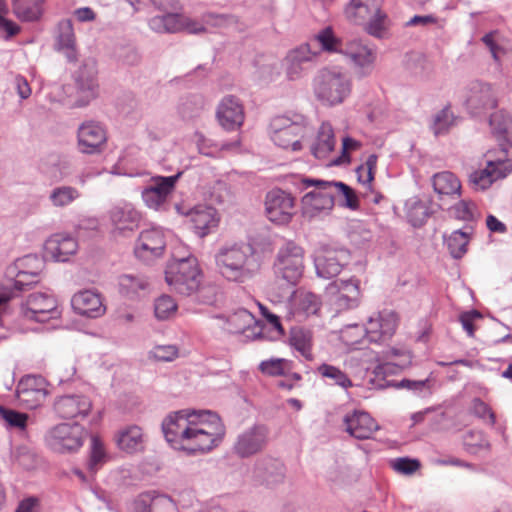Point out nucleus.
<instances>
[{"mask_svg":"<svg viewBox=\"0 0 512 512\" xmlns=\"http://www.w3.org/2000/svg\"><path fill=\"white\" fill-rule=\"evenodd\" d=\"M162 432L172 448L186 455H203L217 448L226 435L220 416L211 410L182 409L168 414Z\"/></svg>","mask_w":512,"mask_h":512,"instance_id":"f257e3e1","label":"nucleus"},{"mask_svg":"<svg viewBox=\"0 0 512 512\" xmlns=\"http://www.w3.org/2000/svg\"><path fill=\"white\" fill-rule=\"evenodd\" d=\"M215 264L220 275L230 282L243 283L256 275L261 261L254 247L244 242L222 245L215 253Z\"/></svg>","mask_w":512,"mask_h":512,"instance_id":"f03ea898","label":"nucleus"},{"mask_svg":"<svg viewBox=\"0 0 512 512\" xmlns=\"http://www.w3.org/2000/svg\"><path fill=\"white\" fill-rule=\"evenodd\" d=\"M352 87L349 72L339 66L322 68L313 79L314 96L327 107L344 103L350 97Z\"/></svg>","mask_w":512,"mask_h":512,"instance_id":"7ed1b4c3","label":"nucleus"},{"mask_svg":"<svg viewBox=\"0 0 512 512\" xmlns=\"http://www.w3.org/2000/svg\"><path fill=\"white\" fill-rule=\"evenodd\" d=\"M381 7L382 0H350L345 14L354 24L365 25L369 35L383 38L388 28V19Z\"/></svg>","mask_w":512,"mask_h":512,"instance_id":"20e7f679","label":"nucleus"},{"mask_svg":"<svg viewBox=\"0 0 512 512\" xmlns=\"http://www.w3.org/2000/svg\"><path fill=\"white\" fill-rule=\"evenodd\" d=\"M167 284L176 293L190 296L197 292L202 282V274L194 256L173 259L165 270Z\"/></svg>","mask_w":512,"mask_h":512,"instance_id":"39448f33","label":"nucleus"},{"mask_svg":"<svg viewBox=\"0 0 512 512\" xmlns=\"http://www.w3.org/2000/svg\"><path fill=\"white\" fill-rule=\"evenodd\" d=\"M275 274L287 284L295 286L304 272V250L294 242L285 243L274 262Z\"/></svg>","mask_w":512,"mask_h":512,"instance_id":"423d86ee","label":"nucleus"},{"mask_svg":"<svg viewBox=\"0 0 512 512\" xmlns=\"http://www.w3.org/2000/svg\"><path fill=\"white\" fill-rule=\"evenodd\" d=\"M20 315L27 321L44 323L60 318L61 309L54 295L35 292L29 294L21 303Z\"/></svg>","mask_w":512,"mask_h":512,"instance_id":"0eeeda50","label":"nucleus"},{"mask_svg":"<svg viewBox=\"0 0 512 512\" xmlns=\"http://www.w3.org/2000/svg\"><path fill=\"white\" fill-rule=\"evenodd\" d=\"M86 436L85 429L79 424L60 423L45 435L47 446L57 453H71L79 450Z\"/></svg>","mask_w":512,"mask_h":512,"instance_id":"6e6552de","label":"nucleus"},{"mask_svg":"<svg viewBox=\"0 0 512 512\" xmlns=\"http://www.w3.org/2000/svg\"><path fill=\"white\" fill-rule=\"evenodd\" d=\"M488 157L484 169L476 170L469 175V183L475 190H486L498 179L505 178L512 172V159H507V151L502 149L499 156L492 157V152L486 154Z\"/></svg>","mask_w":512,"mask_h":512,"instance_id":"1a4fd4ad","label":"nucleus"},{"mask_svg":"<svg viewBox=\"0 0 512 512\" xmlns=\"http://www.w3.org/2000/svg\"><path fill=\"white\" fill-rule=\"evenodd\" d=\"M340 54L347 59L358 78L368 77L372 74L377 59L375 47L360 39H351L345 41Z\"/></svg>","mask_w":512,"mask_h":512,"instance_id":"9d476101","label":"nucleus"},{"mask_svg":"<svg viewBox=\"0 0 512 512\" xmlns=\"http://www.w3.org/2000/svg\"><path fill=\"white\" fill-rule=\"evenodd\" d=\"M305 132L306 127L304 124L292 121L285 116H277L270 123L271 140L283 149L301 150V139Z\"/></svg>","mask_w":512,"mask_h":512,"instance_id":"9b49d317","label":"nucleus"},{"mask_svg":"<svg viewBox=\"0 0 512 512\" xmlns=\"http://www.w3.org/2000/svg\"><path fill=\"white\" fill-rule=\"evenodd\" d=\"M324 180L303 179L305 188L314 186L315 190L306 193L302 198V212L308 218H314L321 213L329 212L334 206V192L332 188H324L319 183Z\"/></svg>","mask_w":512,"mask_h":512,"instance_id":"f8f14e48","label":"nucleus"},{"mask_svg":"<svg viewBox=\"0 0 512 512\" xmlns=\"http://www.w3.org/2000/svg\"><path fill=\"white\" fill-rule=\"evenodd\" d=\"M269 442V429L256 424L239 433L232 447L233 453L239 458H250L262 452Z\"/></svg>","mask_w":512,"mask_h":512,"instance_id":"ddd939ff","label":"nucleus"},{"mask_svg":"<svg viewBox=\"0 0 512 512\" xmlns=\"http://www.w3.org/2000/svg\"><path fill=\"white\" fill-rule=\"evenodd\" d=\"M250 477L255 485L274 488L284 482L286 468L279 459L263 456L254 462Z\"/></svg>","mask_w":512,"mask_h":512,"instance_id":"4468645a","label":"nucleus"},{"mask_svg":"<svg viewBox=\"0 0 512 512\" xmlns=\"http://www.w3.org/2000/svg\"><path fill=\"white\" fill-rule=\"evenodd\" d=\"M98 70L96 61L85 60L75 73V84L78 99L75 105L84 107L97 98L99 93Z\"/></svg>","mask_w":512,"mask_h":512,"instance_id":"2eb2a0df","label":"nucleus"},{"mask_svg":"<svg viewBox=\"0 0 512 512\" xmlns=\"http://www.w3.org/2000/svg\"><path fill=\"white\" fill-rule=\"evenodd\" d=\"M350 259L349 251L322 247L316 251L314 265L317 276L330 279L337 276Z\"/></svg>","mask_w":512,"mask_h":512,"instance_id":"dca6fc26","label":"nucleus"},{"mask_svg":"<svg viewBox=\"0 0 512 512\" xmlns=\"http://www.w3.org/2000/svg\"><path fill=\"white\" fill-rule=\"evenodd\" d=\"M317 55L318 52L312 49L310 43H304L289 50L282 60L286 78L289 81L301 79Z\"/></svg>","mask_w":512,"mask_h":512,"instance_id":"f3484780","label":"nucleus"},{"mask_svg":"<svg viewBox=\"0 0 512 512\" xmlns=\"http://www.w3.org/2000/svg\"><path fill=\"white\" fill-rule=\"evenodd\" d=\"M181 174V172H178L176 175L168 177L157 176L152 178L151 182L141 192L145 205L154 210L164 208Z\"/></svg>","mask_w":512,"mask_h":512,"instance_id":"a211bd4d","label":"nucleus"},{"mask_svg":"<svg viewBox=\"0 0 512 512\" xmlns=\"http://www.w3.org/2000/svg\"><path fill=\"white\" fill-rule=\"evenodd\" d=\"M265 213L267 218L275 224L289 223L295 213L294 198L280 189L268 192L265 199Z\"/></svg>","mask_w":512,"mask_h":512,"instance_id":"6ab92c4d","label":"nucleus"},{"mask_svg":"<svg viewBox=\"0 0 512 512\" xmlns=\"http://www.w3.org/2000/svg\"><path fill=\"white\" fill-rule=\"evenodd\" d=\"M108 219L111 231L115 236H124L138 228L141 214L128 202H123L112 206L108 213Z\"/></svg>","mask_w":512,"mask_h":512,"instance_id":"aec40b11","label":"nucleus"},{"mask_svg":"<svg viewBox=\"0 0 512 512\" xmlns=\"http://www.w3.org/2000/svg\"><path fill=\"white\" fill-rule=\"evenodd\" d=\"M107 141L104 127L96 121H85L77 130V148L82 154L94 155L103 151Z\"/></svg>","mask_w":512,"mask_h":512,"instance_id":"412c9836","label":"nucleus"},{"mask_svg":"<svg viewBox=\"0 0 512 512\" xmlns=\"http://www.w3.org/2000/svg\"><path fill=\"white\" fill-rule=\"evenodd\" d=\"M166 248L165 234L160 228L143 230L134 247L135 256L145 262L161 257Z\"/></svg>","mask_w":512,"mask_h":512,"instance_id":"4be33fe9","label":"nucleus"},{"mask_svg":"<svg viewBox=\"0 0 512 512\" xmlns=\"http://www.w3.org/2000/svg\"><path fill=\"white\" fill-rule=\"evenodd\" d=\"M16 394L18 400L28 409H35L46 399L47 382L40 375H27L19 381Z\"/></svg>","mask_w":512,"mask_h":512,"instance_id":"5701e85b","label":"nucleus"},{"mask_svg":"<svg viewBox=\"0 0 512 512\" xmlns=\"http://www.w3.org/2000/svg\"><path fill=\"white\" fill-rule=\"evenodd\" d=\"M397 326V314L391 310H383L368 319L365 335L370 342H385L394 335Z\"/></svg>","mask_w":512,"mask_h":512,"instance_id":"b1692460","label":"nucleus"},{"mask_svg":"<svg viewBox=\"0 0 512 512\" xmlns=\"http://www.w3.org/2000/svg\"><path fill=\"white\" fill-rule=\"evenodd\" d=\"M327 293L337 311L355 308L359 304V281L349 279L332 282L327 287Z\"/></svg>","mask_w":512,"mask_h":512,"instance_id":"393cba45","label":"nucleus"},{"mask_svg":"<svg viewBox=\"0 0 512 512\" xmlns=\"http://www.w3.org/2000/svg\"><path fill=\"white\" fill-rule=\"evenodd\" d=\"M497 100L490 84L473 81L466 91L465 105L473 114H479L483 110L492 109Z\"/></svg>","mask_w":512,"mask_h":512,"instance_id":"a878e982","label":"nucleus"},{"mask_svg":"<svg viewBox=\"0 0 512 512\" xmlns=\"http://www.w3.org/2000/svg\"><path fill=\"white\" fill-rule=\"evenodd\" d=\"M92 409V401L83 394H67L56 398L54 410L63 419L86 417Z\"/></svg>","mask_w":512,"mask_h":512,"instance_id":"bb28decb","label":"nucleus"},{"mask_svg":"<svg viewBox=\"0 0 512 512\" xmlns=\"http://www.w3.org/2000/svg\"><path fill=\"white\" fill-rule=\"evenodd\" d=\"M220 125L226 130H235L244 122V108L240 100L232 95L225 96L216 111Z\"/></svg>","mask_w":512,"mask_h":512,"instance_id":"cd10ccee","label":"nucleus"},{"mask_svg":"<svg viewBox=\"0 0 512 512\" xmlns=\"http://www.w3.org/2000/svg\"><path fill=\"white\" fill-rule=\"evenodd\" d=\"M343 423L345 431L360 440L371 438L374 432L380 428L370 414L358 410L347 413L343 418Z\"/></svg>","mask_w":512,"mask_h":512,"instance_id":"c85d7f7f","label":"nucleus"},{"mask_svg":"<svg viewBox=\"0 0 512 512\" xmlns=\"http://www.w3.org/2000/svg\"><path fill=\"white\" fill-rule=\"evenodd\" d=\"M71 305L77 314L89 318H97L105 313L101 296L92 290L76 293L71 299Z\"/></svg>","mask_w":512,"mask_h":512,"instance_id":"c756f323","label":"nucleus"},{"mask_svg":"<svg viewBox=\"0 0 512 512\" xmlns=\"http://www.w3.org/2000/svg\"><path fill=\"white\" fill-rule=\"evenodd\" d=\"M37 278L17 276L16 280H10L4 274L0 282V318L8 312L10 301L23 290L37 283Z\"/></svg>","mask_w":512,"mask_h":512,"instance_id":"7c9ffc66","label":"nucleus"},{"mask_svg":"<svg viewBox=\"0 0 512 512\" xmlns=\"http://www.w3.org/2000/svg\"><path fill=\"white\" fill-rule=\"evenodd\" d=\"M77 249V241L64 234H55L45 243L46 254L58 262L67 261L71 255L77 252Z\"/></svg>","mask_w":512,"mask_h":512,"instance_id":"2f4dec72","label":"nucleus"},{"mask_svg":"<svg viewBox=\"0 0 512 512\" xmlns=\"http://www.w3.org/2000/svg\"><path fill=\"white\" fill-rule=\"evenodd\" d=\"M115 441L120 450L132 454L144 449L145 435L140 426L128 425L118 430Z\"/></svg>","mask_w":512,"mask_h":512,"instance_id":"473e14b6","label":"nucleus"},{"mask_svg":"<svg viewBox=\"0 0 512 512\" xmlns=\"http://www.w3.org/2000/svg\"><path fill=\"white\" fill-rule=\"evenodd\" d=\"M191 223L196 234L200 237L206 236L212 228L218 224L217 212L213 207L198 205L189 213Z\"/></svg>","mask_w":512,"mask_h":512,"instance_id":"72a5a7b5","label":"nucleus"},{"mask_svg":"<svg viewBox=\"0 0 512 512\" xmlns=\"http://www.w3.org/2000/svg\"><path fill=\"white\" fill-rule=\"evenodd\" d=\"M43 267V261L37 255L29 254L17 259L6 268V276L10 280H16L17 276L38 278Z\"/></svg>","mask_w":512,"mask_h":512,"instance_id":"f704fd0d","label":"nucleus"},{"mask_svg":"<svg viewBox=\"0 0 512 512\" xmlns=\"http://www.w3.org/2000/svg\"><path fill=\"white\" fill-rule=\"evenodd\" d=\"M383 363L378 364L373 373L377 378H384L387 373H393L394 367L404 368L411 362L409 353L404 349L390 348L382 356Z\"/></svg>","mask_w":512,"mask_h":512,"instance_id":"c9c22d12","label":"nucleus"},{"mask_svg":"<svg viewBox=\"0 0 512 512\" xmlns=\"http://www.w3.org/2000/svg\"><path fill=\"white\" fill-rule=\"evenodd\" d=\"M432 186L438 199L443 201L446 197L453 199L461 195V183L459 179L449 171L436 173L432 177Z\"/></svg>","mask_w":512,"mask_h":512,"instance_id":"e433bc0d","label":"nucleus"},{"mask_svg":"<svg viewBox=\"0 0 512 512\" xmlns=\"http://www.w3.org/2000/svg\"><path fill=\"white\" fill-rule=\"evenodd\" d=\"M219 318L225 320L222 328L229 333L235 334L244 333L257 324L253 314L244 308L238 309L228 316H221Z\"/></svg>","mask_w":512,"mask_h":512,"instance_id":"4c0bfd02","label":"nucleus"},{"mask_svg":"<svg viewBox=\"0 0 512 512\" xmlns=\"http://www.w3.org/2000/svg\"><path fill=\"white\" fill-rule=\"evenodd\" d=\"M335 144L332 126L329 123H322L316 140L311 146V153L318 159H326L334 150Z\"/></svg>","mask_w":512,"mask_h":512,"instance_id":"58836bf2","label":"nucleus"},{"mask_svg":"<svg viewBox=\"0 0 512 512\" xmlns=\"http://www.w3.org/2000/svg\"><path fill=\"white\" fill-rule=\"evenodd\" d=\"M320 298L308 291H299L293 300L294 313L300 317L315 315L320 310Z\"/></svg>","mask_w":512,"mask_h":512,"instance_id":"ea45409f","label":"nucleus"},{"mask_svg":"<svg viewBox=\"0 0 512 512\" xmlns=\"http://www.w3.org/2000/svg\"><path fill=\"white\" fill-rule=\"evenodd\" d=\"M81 192L74 186L60 185L49 192L48 200L54 208H66L80 199Z\"/></svg>","mask_w":512,"mask_h":512,"instance_id":"a19ab883","label":"nucleus"},{"mask_svg":"<svg viewBox=\"0 0 512 512\" xmlns=\"http://www.w3.org/2000/svg\"><path fill=\"white\" fill-rule=\"evenodd\" d=\"M165 24L167 33H176L186 30L189 33L198 34L205 31V27L203 25L181 14H165Z\"/></svg>","mask_w":512,"mask_h":512,"instance_id":"79ce46f5","label":"nucleus"},{"mask_svg":"<svg viewBox=\"0 0 512 512\" xmlns=\"http://www.w3.org/2000/svg\"><path fill=\"white\" fill-rule=\"evenodd\" d=\"M44 0H11L14 15L21 21H35L40 18Z\"/></svg>","mask_w":512,"mask_h":512,"instance_id":"37998d69","label":"nucleus"},{"mask_svg":"<svg viewBox=\"0 0 512 512\" xmlns=\"http://www.w3.org/2000/svg\"><path fill=\"white\" fill-rule=\"evenodd\" d=\"M458 117L455 116L450 106H445L436 112L431 120L430 129L435 136L447 134L451 128L457 125Z\"/></svg>","mask_w":512,"mask_h":512,"instance_id":"c03bdc74","label":"nucleus"},{"mask_svg":"<svg viewBox=\"0 0 512 512\" xmlns=\"http://www.w3.org/2000/svg\"><path fill=\"white\" fill-rule=\"evenodd\" d=\"M406 217L414 226H422L430 216L429 208L424 201L418 197H411L405 203Z\"/></svg>","mask_w":512,"mask_h":512,"instance_id":"a18cd8bd","label":"nucleus"},{"mask_svg":"<svg viewBox=\"0 0 512 512\" xmlns=\"http://www.w3.org/2000/svg\"><path fill=\"white\" fill-rule=\"evenodd\" d=\"M490 126L493 133L502 137L512 146V118L503 111H497L490 116Z\"/></svg>","mask_w":512,"mask_h":512,"instance_id":"49530a36","label":"nucleus"},{"mask_svg":"<svg viewBox=\"0 0 512 512\" xmlns=\"http://www.w3.org/2000/svg\"><path fill=\"white\" fill-rule=\"evenodd\" d=\"M317 373L322 378L328 380L330 384L337 385L343 389H348L353 386L349 376L336 366L323 363L317 367Z\"/></svg>","mask_w":512,"mask_h":512,"instance_id":"de8ad7c7","label":"nucleus"},{"mask_svg":"<svg viewBox=\"0 0 512 512\" xmlns=\"http://www.w3.org/2000/svg\"><path fill=\"white\" fill-rule=\"evenodd\" d=\"M204 104L202 96L190 95L181 101L178 106V113L184 120H193L202 114Z\"/></svg>","mask_w":512,"mask_h":512,"instance_id":"09e8293b","label":"nucleus"},{"mask_svg":"<svg viewBox=\"0 0 512 512\" xmlns=\"http://www.w3.org/2000/svg\"><path fill=\"white\" fill-rule=\"evenodd\" d=\"M57 44L59 49L66 51L70 60L74 59L75 35L71 20H63L59 23Z\"/></svg>","mask_w":512,"mask_h":512,"instance_id":"8fccbe9b","label":"nucleus"},{"mask_svg":"<svg viewBox=\"0 0 512 512\" xmlns=\"http://www.w3.org/2000/svg\"><path fill=\"white\" fill-rule=\"evenodd\" d=\"M195 138L199 153L209 157H216L218 152L222 150H232L238 147V142H229L222 144L214 143L212 140L207 139L201 133H196Z\"/></svg>","mask_w":512,"mask_h":512,"instance_id":"3c124183","label":"nucleus"},{"mask_svg":"<svg viewBox=\"0 0 512 512\" xmlns=\"http://www.w3.org/2000/svg\"><path fill=\"white\" fill-rule=\"evenodd\" d=\"M448 212L451 217L463 221H472L477 216V206L469 199H461L455 204L448 207Z\"/></svg>","mask_w":512,"mask_h":512,"instance_id":"603ef678","label":"nucleus"},{"mask_svg":"<svg viewBox=\"0 0 512 512\" xmlns=\"http://www.w3.org/2000/svg\"><path fill=\"white\" fill-rule=\"evenodd\" d=\"M290 342L306 359L311 358L312 334L309 330L294 329L291 333Z\"/></svg>","mask_w":512,"mask_h":512,"instance_id":"864d4df0","label":"nucleus"},{"mask_svg":"<svg viewBox=\"0 0 512 512\" xmlns=\"http://www.w3.org/2000/svg\"><path fill=\"white\" fill-rule=\"evenodd\" d=\"M148 282L138 276L122 275L119 278L120 292L129 298L138 295L139 291L146 289Z\"/></svg>","mask_w":512,"mask_h":512,"instance_id":"5fc2aeb1","label":"nucleus"},{"mask_svg":"<svg viewBox=\"0 0 512 512\" xmlns=\"http://www.w3.org/2000/svg\"><path fill=\"white\" fill-rule=\"evenodd\" d=\"M0 418L9 428L24 431L29 417L26 413L0 406Z\"/></svg>","mask_w":512,"mask_h":512,"instance_id":"6e6d98bb","label":"nucleus"},{"mask_svg":"<svg viewBox=\"0 0 512 512\" xmlns=\"http://www.w3.org/2000/svg\"><path fill=\"white\" fill-rule=\"evenodd\" d=\"M320 185H323L324 188H332V191L335 195H342L345 198L344 206L350 208V209H357L358 208V198L352 188H350L348 185L344 184L343 182H335L330 181L327 183H319Z\"/></svg>","mask_w":512,"mask_h":512,"instance_id":"4d7b16f0","label":"nucleus"},{"mask_svg":"<svg viewBox=\"0 0 512 512\" xmlns=\"http://www.w3.org/2000/svg\"><path fill=\"white\" fill-rule=\"evenodd\" d=\"M468 234L461 230L454 231L447 240V246L453 258H461L467 251Z\"/></svg>","mask_w":512,"mask_h":512,"instance_id":"13d9d810","label":"nucleus"},{"mask_svg":"<svg viewBox=\"0 0 512 512\" xmlns=\"http://www.w3.org/2000/svg\"><path fill=\"white\" fill-rule=\"evenodd\" d=\"M316 41L321 45L322 50L327 52L341 53L345 42L335 37L332 29L326 27L321 30L315 37Z\"/></svg>","mask_w":512,"mask_h":512,"instance_id":"bf43d9fd","label":"nucleus"},{"mask_svg":"<svg viewBox=\"0 0 512 512\" xmlns=\"http://www.w3.org/2000/svg\"><path fill=\"white\" fill-rule=\"evenodd\" d=\"M155 316L159 320H167L177 312V304L169 295H162L155 300Z\"/></svg>","mask_w":512,"mask_h":512,"instance_id":"052dcab7","label":"nucleus"},{"mask_svg":"<svg viewBox=\"0 0 512 512\" xmlns=\"http://www.w3.org/2000/svg\"><path fill=\"white\" fill-rule=\"evenodd\" d=\"M464 444L470 453H478L490 449V443L481 431H469L465 435Z\"/></svg>","mask_w":512,"mask_h":512,"instance_id":"680f3d73","label":"nucleus"},{"mask_svg":"<svg viewBox=\"0 0 512 512\" xmlns=\"http://www.w3.org/2000/svg\"><path fill=\"white\" fill-rule=\"evenodd\" d=\"M259 369L263 374L269 376H281L289 369V361L283 358H271L262 361Z\"/></svg>","mask_w":512,"mask_h":512,"instance_id":"e2e57ef3","label":"nucleus"},{"mask_svg":"<svg viewBox=\"0 0 512 512\" xmlns=\"http://www.w3.org/2000/svg\"><path fill=\"white\" fill-rule=\"evenodd\" d=\"M178 352L175 345H158L149 352V356L157 361L170 362L178 357Z\"/></svg>","mask_w":512,"mask_h":512,"instance_id":"0e129e2a","label":"nucleus"},{"mask_svg":"<svg viewBox=\"0 0 512 512\" xmlns=\"http://www.w3.org/2000/svg\"><path fill=\"white\" fill-rule=\"evenodd\" d=\"M392 468L400 474L411 475L420 467V462L408 457H400L391 461Z\"/></svg>","mask_w":512,"mask_h":512,"instance_id":"69168bd1","label":"nucleus"},{"mask_svg":"<svg viewBox=\"0 0 512 512\" xmlns=\"http://www.w3.org/2000/svg\"><path fill=\"white\" fill-rule=\"evenodd\" d=\"M12 459L24 469H31L35 465L34 454L25 446L16 447L12 451Z\"/></svg>","mask_w":512,"mask_h":512,"instance_id":"338daca9","label":"nucleus"},{"mask_svg":"<svg viewBox=\"0 0 512 512\" xmlns=\"http://www.w3.org/2000/svg\"><path fill=\"white\" fill-rule=\"evenodd\" d=\"M152 512H176V505L173 500L164 494L152 495Z\"/></svg>","mask_w":512,"mask_h":512,"instance_id":"774afa93","label":"nucleus"}]
</instances>
